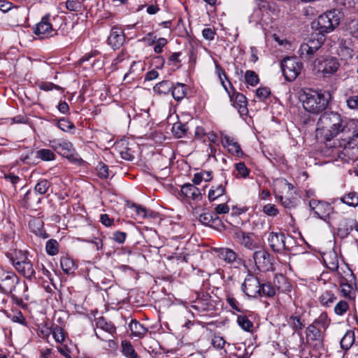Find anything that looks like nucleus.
<instances>
[{"instance_id":"obj_1","label":"nucleus","mask_w":358,"mask_h":358,"mask_svg":"<svg viewBox=\"0 0 358 358\" xmlns=\"http://www.w3.org/2000/svg\"><path fill=\"white\" fill-rule=\"evenodd\" d=\"M355 127V120H348L340 113L334 111L324 112L317 122L315 136L317 141L327 143L334 137L349 138Z\"/></svg>"},{"instance_id":"obj_2","label":"nucleus","mask_w":358,"mask_h":358,"mask_svg":"<svg viewBox=\"0 0 358 358\" xmlns=\"http://www.w3.org/2000/svg\"><path fill=\"white\" fill-rule=\"evenodd\" d=\"M301 100L306 110L313 114H319L327 108L329 95L308 89L301 95Z\"/></svg>"},{"instance_id":"obj_3","label":"nucleus","mask_w":358,"mask_h":358,"mask_svg":"<svg viewBox=\"0 0 358 358\" xmlns=\"http://www.w3.org/2000/svg\"><path fill=\"white\" fill-rule=\"evenodd\" d=\"M342 13L334 9L320 15L317 21L312 22V28L318 31L320 34L333 31L341 22Z\"/></svg>"},{"instance_id":"obj_4","label":"nucleus","mask_w":358,"mask_h":358,"mask_svg":"<svg viewBox=\"0 0 358 358\" xmlns=\"http://www.w3.org/2000/svg\"><path fill=\"white\" fill-rule=\"evenodd\" d=\"M10 258L13 266L16 271L24 278L31 280L36 279V272L33 268V264L27 257V253L21 250L15 251L14 255L8 256Z\"/></svg>"},{"instance_id":"obj_5","label":"nucleus","mask_w":358,"mask_h":358,"mask_svg":"<svg viewBox=\"0 0 358 358\" xmlns=\"http://www.w3.org/2000/svg\"><path fill=\"white\" fill-rule=\"evenodd\" d=\"M324 41V35L320 33L312 34L308 38L305 39L300 46L299 53L301 58L304 60L312 59L322 47Z\"/></svg>"},{"instance_id":"obj_6","label":"nucleus","mask_w":358,"mask_h":358,"mask_svg":"<svg viewBox=\"0 0 358 358\" xmlns=\"http://www.w3.org/2000/svg\"><path fill=\"white\" fill-rule=\"evenodd\" d=\"M280 67L285 79L292 82L300 74L303 64L296 57H286L282 61Z\"/></svg>"},{"instance_id":"obj_7","label":"nucleus","mask_w":358,"mask_h":358,"mask_svg":"<svg viewBox=\"0 0 358 358\" xmlns=\"http://www.w3.org/2000/svg\"><path fill=\"white\" fill-rule=\"evenodd\" d=\"M257 268L262 272L273 270V258L271 255L264 249L256 250L252 255Z\"/></svg>"},{"instance_id":"obj_8","label":"nucleus","mask_w":358,"mask_h":358,"mask_svg":"<svg viewBox=\"0 0 358 358\" xmlns=\"http://www.w3.org/2000/svg\"><path fill=\"white\" fill-rule=\"evenodd\" d=\"M50 146L58 154L69 159L73 160L76 159V150L70 141L62 139H54L50 141Z\"/></svg>"},{"instance_id":"obj_9","label":"nucleus","mask_w":358,"mask_h":358,"mask_svg":"<svg viewBox=\"0 0 358 358\" xmlns=\"http://www.w3.org/2000/svg\"><path fill=\"white\" fill-rule=\"evenodd\" d=\"M306 342L314 349L320 350L324 347V336L314 324L307 327L306 330Z\"/></svg>"},{"instance_id":"obj_10","label":"nucleus","mask_w":358,"mask_h":358,"mask_svg":"<svg viewBox=\"0 0 358 358\" xmlns=\"http://www.w3.org/2000/svg\"><path fill=\"white\" fill-rule=\"evenodd\" d=\"M50 18L49 14L45 15L34 28V33L40 38H50L57 34V30L52 28Z\"/></svg>"},{"instance_id":"obj_11","label":"nucleus","mask_w":358,"mask_h":358,"mask_svg":"<svg viewBox=\"0 0 358 358\" xmlns=\"http://www.w3.org/2000/svg\"><path fill=\"white\" fill-rule=\"evenodd\" d=\"M261 283L257 277L248 274L242 284V291L248 296L255 298L260 294Z\"/></svg>"},{"instance_id":"obj_12","label":"nucleus","mask_w":358,"mask_h":358,"mask_svg":"<svg viewBox=\"0 0 358 358\" xmlns=\"http://www.w3.org/2000/svg\"><path fill=\"white\" fill-rule=\"evenodd\" d=\"M267 240L269 247L274 252L282 253L289 250L286 245V236L283 233L270 232Z\"/></svg>"},{"instance_id":"obj_13","label":"nucleus","mask_w":358,"mask_h":358,"mask_svg":"<svg viewBox=\"0 0 358 358\" xmlns=\"http://www.w3.org/2000/svg\"><path fill=\"white\" fill-rule=\"evenodd\" d=\"M310 208L317 216L327 221L330 215L334 212L333 207L327 202L312 199L309 201Z\"/></svg>"},{"instance_id":"obj_14","label":"nucleus","mask_w":358,"mask_h":358,"mask_svg":"<svg viewBox=\"0 0 358 358\" xmlns=\"http://www.w3.org/2000/svg\"><path fill=\"white\" fill-rule=\"evenodd\" d=\"M96 327L98 331L95 330V334L98 338L104 341H113L111 339L108 338L102 335V332L105 331L109 334L110 336L116 332V327L110 322H107L103 317H100L96 320Z\"/></svg>"},{"instance_id":"obj_15","label":"nucleus","mask_w":358,"mask_h":358,"mask_svg":"<svg viewBox=\"0 0 358 358\" xmlns=\"http://www.w3.org/2000/svg\"><path fill=\"white\" fill-rule=\"evenodd\" d=\"M19 282L17 275L13 272L3 273L0 277V291L6 294L12 293Z\"/></svg>"},{"instance_id":"obj_16","label":"nucleus","mask_w":358,"mask_h":358,"mask_svg":"<svg viewBox=\"0 0 358 358\" xmlns=\"http://www.w3.org/2000/svg\"><path fill=\"white\" fill-rule=\"evenodd\" d=\"M217 257L227 264H236L237 266L242 265L243 261L231 249L228 248H221L215 250Z\"/></svg>"},{"instance_id":"obj_17","label":"nucleus","mask_w":358,"mask_h":358,"mask_svg":"<svg viewBox=\"0 0 358 358\" xmlns=\"http://www.w3.org/2000/svg\"><path fill=\"white\" fill-rule=\"evenodd\" d=\"M233 236L239 244L248 250H254L259 248L258 243L252 238V234L238 230L234 232Z\"/></svg>"},{"instance_id":"obj_18","label":"nucleus","mask_w":358,"mask_h":358,"mask_svg":"<svg viewBox=\"0 0 358 358\" xmlns=\"http://www.w3.org/2000/svg\"><path fill=\"white\" fill-rule=\"evenodd\" d=\"M233 93L230 95V100L233 102L234 106L238 110L241 115H246L248 113L247 107L248 101L246 96L233 88Z\"/></svg>"},{"instance_id":"obj_19","label":"nucleus","mask_w":358,"mask_h":358,"mask_svg":"<svg viewBox=\"0 0 358 358\" xmlns=\"http://www.w3.org/2000/svg\"><path fill=\"white\" fill-rule=\"evenodd\" d=\"M42 197L34 191L28 190L20 200L21 206L24 208L37 210L41 203Z\"/></svg>"},{"instance_id":"obj_20","label":"nucleus","mask_w":358,"mask_h":358,"mask_svg":"<svg viewBox=\"0 0 358 358\" xmlns=\"http://www.w3.org/2000/svg\"><path fill=\"white\" fill-rule=\"evenodd\" d=\"M336 154L344 162L353 161L358 158V148L350 141H347V144L342 149H338Z\"/></svg>"},{"instance_id":"obj_21","label":"nucleus","mask_w":358,"mask_h":358,"mask_svg":"<svg viewBox=\"0 0 358 358\" xmlns=\"http://www.w3.org/2000/svg\"><path fill=\"white\" fill-rule=\"evenodd\" d=\"M125 36L124 31L118 27H113L108 37V43L114 50L119 49L124 42Z\"/></svg>"},{"instance_id":"obj_22","label":"nucleus","mask_w":358,"mask_h":358,"mask_svg":"<svg viewBox=\"0 0 358 358\" xmlns=\"http://www.w3.org/2000/svg\"><path fill=\"white\" fill-rule=\"evenodd\" d=\"M181 194L185 198L192 199L196 202L201 201L202 199L200 189L190 183H186L181 187Z\"/></svg>"},{"instance_id":"obj_23","label":"nucleus","mask_w":358,"mask_h":358,"mask_svg":"<svg viewBox=\"0 0 358 358\" xmlns=\"http://www.w3.org/2000/svg\"><path fill=\"white\" fill-rule=\"evenodd\" d=\"M349 277L350 279H348L345 277L341 276L339 284L341 287V292L343 295L348 298L350 300H354L355 296L352 295V285L350 283L352 280H355V276L352 273V270L348 268Z\"/></svg>"},{"instance_id":"obj_24","label":"nucleus","mask_w":358,"mask_h":358,"mask_svg":"<svg viewBox=\"0 0 358 358\" xmlns=\"http://www.w3.org/2000/svg\"><path fill=\"white\" fill-rule=\"evenodd\" d=\"M340 64L338 60L334 57L325 58L320 64L321 71L324 75H333L338 69Z\"/></svg>"},{"instance_id":"obj_25","label":"nucleus","mask_w":358,"mask_h":358,"mask_svg":"<svg viewBox=\"0 0 358 358\" xmlns=\"http://www.w3.org/2000/svg\"><path fill=\"white\" fill-rule=\"evenodd\" d=\"M199 221L206 226L219 227L222 225L220 217L214 213H205L200 215Z\"/></svg>"},{"instance_id":"obj_26","label":"nucleus","mask_w":358,"mask_h":358,"mask_svg":"<svg viewBox=\"0 0 358 358\" xmlns=\"http://www.w3.org/2000/svg\"><path fill=\"white\" fill-rule=\"evenodd\" d=\"M227 181L224 180L223 182L217 185V186H212L209 190L208 198L210 201H213L221 196L224 195L226 192V185Z\"/></svg>"},{"instance_id":"obj_27","label":"nucleus","mask_w":358,"mask_h":358,"mask_svg":"<svg viewBox=\"0 0 358 358\" xmlns=\"http://www.w3.org/2000/svg\"><path fill=\"white\" fill-rule=\"evenodd\" d=\"M187 86L181 83H176L173 84L171 89V94L173 98L177 101H181L187 94Z\"/></svg>"},{"instance_id":"obj_28","label":"nucleus","mask_w":358,"mask_h":358,"mask_svg":"<svg viewBox=\"0 0 358 358\" xmlns=\"http://www.w3.org/2000/svg\"><path fill=\"white\" fill-rule=\"evenodd\" d=\"M289 326L299 336L301 335V331L305 327L304 321L301 320L300 316L291 315L287 319Z\"/></svg>"},{"instance_id":"obj_29","label":"nucleus","mask_w":358,"mask_h":358,"mask_svg":"<svg viewBox=\"0 0 358 358\" xmlns=\"http://www.w3.org/2000/svg\"><path fill=\"white\" fill-rule=\"evenodd\" d=\"M129 329L131 331V335L138 338L143 337L148 331V328L144 327L136 320H133L130 322Z\"/></svg>"},{"instance_id":"obj_30","label":"nucleus","mask_w":358,"mask_h":358,"mask_svg":"<svg viewBox=\"0 0 358 358\" xmlns=\"http://www.w3.org/2000/svg\"><path fill=\"white\" fill-rule=\"evenodd\" d=\"M34 155L35 157L44 162H50L55 159V155L50 149H40L36 152L31 151L30 155Z\"/></svg>"},{"instance_id":"obj_31","label":"nucleus","mask_w":358,"mask_h":358,"mask_svg":"<svg viewBox=\"0 0 358 358\" xmlns=\"http://www.w3.org/2000/svg\"><path fill=\"white\" fill-rule=\"evenodd\" d=\"M50 333H52L56 342L62 344L66 341V335L64 329L58 325L53 326L51 330L47 331L45 335L48 336Z\"/></svg>"},{"instance_id":"obj_32","label":"nucleus","mask_w":358,"mask_h":358,"mask_svg":"<svg viewBox=\"0 0 358 358\" xmlns=\"http://www.w3.org/2000/svg\"><path fill=\"white\" fill-rule=\"evenodd\" d=\"M60 265L62 271L66 274L73 273L76 269L73 260L69 257H62L60 259Z\"/></svg>"},{"instance_id":"obj_33","label":"nucleus","mask_w":358,"mask_h":358,"mask_svg":"<svg viewBox=\"0 0 358 358\" xmlns=\"http://www.w3.org/2000/svg\"><path fill=\"white\" fill-rule=\"evenodd\" d=\"M173 83L169 80H162L153 87V90L155 93L159 94H168L173 88Z\"/></svg>"},{"instance_id":"obj_34","label":"nucleus","mask_w":358,"mask_h":358,"mask_svg":"<svg viewBox=\"0 0 358 358\" xmlns=\"http://www.w3.org/2000/svg\"><path fill=\"white\" fill-rule=\"evenodd\" d=\"M336 299V296L331 291H325L320 296L319 301L322 306L330 307Z\"/></svg>"},{"instance_id":"obj_35","label":"nucleus","mask_w":358,"mask_h":358,"mask_svg":"<svg viewBox=\"0 0 358 358\" xmlns=\"http://www.w3.org/2000/svg\"><path fill=\"white\" fill-rule=\"evenodd\" d=\"M355 342V334L352 331H348L341 340L340 344L342 349L348 350Z\"/></svg>"},{"instance_id":"obj_36","label":"nucleus","mask_w":358,"mask_h":358,"mask_svg":"<svg viewBox=\"0 0 358 358\" xmlns=\"http://www.w3.org/2000/svg\"><path fill=\"white\" fill-rule=\"evenodd\" d=\"M341 200L349 206L355 207L358 206V193L355 192H349L342 196Z\"/></svg>"},{"instance_id":"obj_37","label":"nucleus","mask_w":358,"mask_h":358,"mask_svg":"<svg viewBox=\"0 0 358 358\" xmlns=\"http://www.w3.org/2000/svg\"><path fill=\"white\" fill-rule=\"evenodd\" d=\"M50 187V182L46 179L39 180L34 187V191L38 193L39 196L47 193L48 190Z\"/></svg>"},{"instance_id":"obj_38","label":"nucleus","mask_w":358,"mask_h":358,"mask_svg":"<svg viewBox=\"0 0 358 358\" xmlns=\"http://www.w3.org/2000/svg\"><path fill=\"white\" fill-rule=\"evenodd\" d=\"M187 129L188 127L185 124L179 122L173 124L171 131L176 137L182 138L186 135Z\"/></svg>"},{"instance_id":"obj_39","label":"nucleus","mask_w":358,"mask_h":358,"mask_svg":"<svg viewBox=\"0 0 358 358\" xmlns=\"http://www.w3.org/2000/svg\"><path fill=\"white\" fill-rule=\"evenodd\" d=\"M275 295V289L271 283H264L260 285L259 296L273 297Z\"/></svg>"},{"instance_id":"obj_40","label":"nucleus","mask_w":358,"mask_h":358,"mask_svg":"<svg viewBox=\"0 0 358 358\" xmlns=\"http://www.w3.org/2000/svg\"><path fill=\"white\" fill-rule=\"evenodd\" d=\"M122 353L127 358H137L138 355L130 342H122Z\"/></svg>"},{"instance_id":"obj_41","label":"nucleus","mask_w":358,"mask_h":358,"mask_svg":"<svg viewBox=\"0 0 358 358\" xmlns=\"http://www.w3.org/2000/svg\"><path fill=\"white\" fill-rule=\"evenodd\" d=\"M245 82L252 87H255L259 83V76L252 70H248L244 76Z\"/></svg>"},{"instance_id":"obj_42","label":"nucleus","mask_w":358,"mask_h":358,"mask_svg":"<svg viewBox=\"0 0 358 358\" xmlns=\"http://www.w3.org/2000/svg\"><path fill=\"white\" fill-rule=\"evenodd\" d=\"M237 322L242 329L246 331H252L253 323L248 319L246 315H238Z\"/></svg>"},{"instance_id":"obj_43","label":"nucleus","mask_w":358,"mask_h":358,"mask_svg":"<svg viewBox=\"0 0 358 358\" xmlns=\"http://www.w3.org/2000/svg\"><path fill=\"white\" fill-rule=\"evenodd\" d=\"M46 252L51 256L57 255L59 252V243L55 239H50L47 241L45 245Z\"/></svg>"},{"instance_id":"obj_44","label":"nucleus","mask_w":358,"mask_h":358,"mask_svg":"<svg viewBox=\"0 0 358 358\" xmlns=\"http://www.w3.org/2000/svg\"><path fill=\"white\" fill-rule=\"evenodd\" d=\"M349 309V304L346 301L341 300L334 306V313L337 315H343Z\"/></svg>"},{"instance_id":"obj_45","label":"nucleus","mask_w":358,"mask_h":358,"mask_svg":"<svg viewBox=\"0 0 358 358\" xmlns=\"http://www.w3.org/2000/svg\"><path fill=\"white\" fill-rule=\"evenodd\" d=\"M57 127L63 131L67 132L72 129H75L74 124L66 118H61L57 122Z\"/></svg>"},{"instance_id":"obj_46","label":"nucleus","mask_w":358,"mask_h":358,"mask_svg":"<svg viewBox=\"0 0 358 358\" xmlns=\"http://www.w3.org/2000/svg\"><path fill=\"white\" fill-rule=\"evenodd\" d=\"M358 122L355 120V127L352 129V134L349 135V138H343L345 141H350L356 148H358Z\"/></svg>"},{"instance_id":"obj_47","label":"nucleus","mask_w":358,"mask_h":358,"mask_svg":"<svg viewBox=\"0 0 358 358\" xmlns=\"http://www.w3.org/2000/svg\"><path fill=\"white\" fill-rule=\"evenodd\" d=\"M130 207L135 211L138 217L145 218L149 216L148 210L142 206L132 203Z\"/></svg>"},{"instance_id":"obj_48","label":"nucleus","mask_w":358,"mask_h":358,"mask_svg":"<svg viewBox=\"0 0 358 358\" xmlns=\"http://www.w3.org/2000/svg\"><path fill=\"white\" fill-rule=\"evenodd\" d=\"M97 175L101 178H108L109 176L108 167L104 163L100 162L96 168Z\"/></svg>"},{"instance_id":"obj_49","label":"nucleus","mask_w":358,"mask_h":358,"mask_svg":"<svg viewBox=\"0 0 358 358\" xmlns=\"http://www.w3.org/2000/svg\"><path fill=\"white\" fill-rule=\"evenodd\" d=\"M6 316L14 322H17L21 324H26V320L21 311H18L13 314L7 313Z\"/></svg>"},{"instance_id":"obj_50","label":"nucleus","mask_w":358,"mask_h":358,"mask_svg":"<svg viewBox=\"0 0 358 358\" xmlns=\"http://www.w3.org/2000/svg\"><path fill=\"white\" fill-rule=\"evenodd\" d=\"M236 170L237 171L238 173L243 178H246L248 176L250 171L246 167L244 162H238L235 164Z\"/></svg>"},{"instance_id":"obj_51","label":"nucleus","mask_w":358,"mask_h":358,"mask_svg":"<svg viewBox=\"0 0 358 358\" xmlns=\"http://www.w3.org/2000/svg\"><path fill=\"white\" fill-rule=\"evenodd\" d=\"M263 212L268 216L274 217L278 214V210L275 205L268 203L263 207Z\"/></svg>"},{"instance_id":"obj_52","label":"nucleus","mask_w":358,"mask_h":358,"mask_svg":"<svg viewBox=\"0 0 358 358\" xmlns=\"http://www.w3.org/2000/svg\"><path fill=\"white\" fill-rule=\"evenodd\" d=\"M215 70H216V72L217 73V76H218V77L220 78V80L221 83L224 84V79L222 78V76H224V78L228 81L230 87L233 88V85H232L231 83L230 82V80H229V78H227V75H226V73L224 72V70L217 63L215 64Z\"/></svg>"},{"instance_id":"obj_53","label":"nucleus","mask_w":358,"mask_h":358,"mask_svg":"<svg viewBox=\"0 0 358 358\" xmlns=\"http://www.w3.org/2000/svg\"><path fill=\"white\" fill-rule=\"evenodd\" d=\"M227 302L231 306L232 309L237 312L242 313L243 310L241 307H239V303L236 301V299L231 295H227Z\"/></svg>"},{"instance_id":"obj_54","label":"nucleus","mask_w":358,"mask_h":358,"mask_svg":"<svg viewBox=\"0 0 358 358\" xmlns=\"http://www.w3.org/2000/svg\"><path fill=\"white\" fill-rule=\"evenodd\" d=\"M271 94V90L269 88L264 87H259L256 90V96L261 100H264L268 98Z\"/></svg>"},{"instance_id":"obj_55","label":"nucleus","mask_w":358,"mask_h":358,"mask_svg":"<svg viewBox=\"0 0 358 358\" xmlns=\"http://www.w3.org/2000/svg\"><path fill=\"white\" fill-rule=\"evenodd\" d=\"M346 104L350 109L358 110V94L348 97L346 99Z\"/></svg>"},{"instance_id":"obj_56","label":"nucleus","mask_w":358,"mask_h":358,"mask_svg":"<svg viewBox=\"0 0 358 358\" xmlns=\"http://www.w3.org/2000/svg\"><path fill=\"white\" fill-rule=\"evenodd\" d=\"M228 150L229 152L238 157L243 155L240 145L236 141L233 143L232 145L229 147Z\"/></svg>"},{"instance_id":"obj_57","label":"nucleus","mask_w":358,"mask_h":358,"mask_svg":"<svg viewBox=\"0 0 358 358\" xmlns=\"http://www.w3.org/2000/svg\"><path fill=\"white\" fill-rule=\"evenodd\" d=\"M167 40L164 38H158L154 47V51L158 54L162 52L163 48L167 44Z\"/></svg>"},{"instance_id":"obj_58","label":"nucleus","mask_w":358,"mask_h":358,"mask_svg":"<svg viewBox=\"0 0 358 358\" xmlns=\"http://www.w3.org/2000/svg\"><path fill=\"white\" fill-rule=\"evenodd\" d=\"M66 7L70 11H78L81 7L80 3L74 0H68Z\"/></svg>"},{"instance_id":"obj_59","label":"nucleus","mask_w":358,"mask_h":358,"mask_svg":"<svg viewBox=\"0 0 358 358\" xmlns=\"http://www.w3.org/2000/svg\"><path fill=\"white\" fill-rule=\"evenodd\" d=\"M127 233L117 231L113 233V239L118 243H123L125 241V239L127 238Z\"/></svg>"},{"instance_id":"obj_60","label":"nucleus","mask_w":358,"mask_h":358,"mask_svg":"<svg viewBox=\"0 0 358 358\" xmlns=\"http://www.w3.org/2000/svg\"><path fill=\"white\" fill-rule=\"evenodd\" d=\"M226 342L224 338L220 336H215L212 340L213 345L218 349H222Z\"/></svg>"},{"instance_id":"obj_61","label":"nucleus","mask_w":358,"mask_h":358,"mask_svg":"<svg viewBox=\"0 0 358 358\" xmlns=\"http://www.w3.org/2000/svg\"><path fill=\"white\" fill-rule=\"evenodd\" d=\"M216 32L214 29L205 28L202 31V36L206 40L213 41Z\"/></svg>"},{"instance_id":"obj_62","label":"nucleus","mask_w":358,"mask_h":358,"mask_svg":"<svg viewBox=\"0 0 358 358\" xmlns=\"http://www.w3.org/2000/svg\"><path fill=\"white\" fill-rule=\"evenodd\" d=\"M39 87L41 90L44 91H51L52 90H62L61 87L52 83H42Z\"/></svg>"},{"instance_id":"obj_63","label":"nucleus","mask_w":358,"mask_h":358,"mask_svg":"<svg viewBox=\"0 0 358 358\" xmlns=\"http://www.w3.org/2000/svg\"><path fill=\"white\" fill-rule=\"evenodd\" d=\"M57 350L66 358H70V357H71V350L67 347L66 344L62 343L59 346L57 347Z\"/></svg>"},{"instance_id":"obj_64","label":"nucleus","mask_w":358,"mask_h":358,"mask_svg":"<svg viewBox=\"0 0 358 358\" xmlns=\"http://www.w3.org/2000/svg\"><path fill=\"white\" fill-rule=\"evenodd\" d=\"M100 222L106 227H110L114 224V220L109 217L107 214H101L100 216Z\"/></svg>"}]
</instances>
